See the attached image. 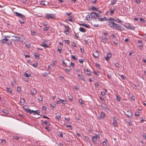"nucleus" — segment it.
<instances>
[{"label": "nucleus", "instance_id": "1", "mask_svg": "<svg viewBox=\"0 0 146 146\" xmlns=\"http://www.w3.org/2000/svg\"><path fill=\"white\" fill-rule=\"evenodd\" d=\"M108 25L111 27L113 29L119 31H122L123 30V28L121 26L116 24L111 21H110L108 22Z\"/></svg>", "mask_w": 146, "mask_h": 146}, {"label": "nucleus", "instance_id": "2", "mask_svg": "<svg viewBox=\"0 0 146 146\" xmlns=\"http://www.w3.org/2000/svg\"><path fill=\"white\" fill-rule=\"evenodd\" d=\"M1 41L3 44L6 43L8 45H9L11 44H12L11 41L8 39L6 38H4L3 39H2Z\"/></svg>", "mask_w": 146, "mask_h": 146}, {"label": "nucleus", "instance_id": "3", "mask_svg": "<svg viewBox=\"0 0 146 146\" xmlns=\"http://www.w3.org/2000/svg\"><path fill=\"white\" fill-rule=\"evenodd\" d=\"M100 135L99 134H97L95 136H93L92 137V140L93 142H96L98 139H100Z\"/></svg>", "mask_w": 146, "mask_h": 146}, {"label": "nucleus", "instance_id": "4", "mask_svg": "<svg viewBox=\"0 0 146 146\" xmlns=\"http://www.w3.org/2000/svg\"><path fill=\"white\" fill-rule=\"evenodd\" d=\"M124 27L128 29L134 30L135 29V27L133 26L130 24H127L124 25Z\"/></svg>", "mask_w": 146, "mask_h": 146}, {"label": "nucleus", "instance_id": "5", "mask_svg": "<svg viewBox=\"0 0 146 146\" xmlns=\"http://www.w3.org/2000/svg\"><path fill=\"white\" fill-rule=\"evenodd\" d=\"M14 14L19 17H20L22 19H23L25 18V16L17 12H14Z\"/></svg>", "mask_w": 146, "mask_h": 146}, {"label": "nucleus", "instance_id": "6", "mask_svg": "<svg viewBox=\"0 0 146 146\" xmlns=\"http://www.w3.org/2000/svg\"><path fill=\"white\" fill-rule=\"evenodd\" d=\"M46 16L47 19H54L55 18L54 15L53 14L46 13Z\"/></svg>", "mask_w": 146, "mask_h": 146}, {"label": "nucleus", "instance_id": "7", "mask_svg": "<svg viewBox=\"0 0 146 146\" xmlns=\"http://www.w3.org/2000/svg\"><path fill=\"white\" fill-rule=\"evenodd\" d=\"M80 25H82L84 27H86L88 28H90V26L89 25H87L86 23L83 22H82L80 21L79 23Z\"/></svg>", "mask_w": 146, "mask_h": 146}, {"label": "nucleus", "instance_id": "8", "mask_svg": "<svg viewBox=\"0 0 146 146\" xmlns=\"http://www.w3.org/2000/svg\"><path fill=\"white\" fill-rule=\"evenodd\" d=\"M113 125L115 127H116L117 125V118L115 117H113Z\"/></svg>", "mask_w": 146, "mask_h": 146}, {"label": "nucleus", "instance_id": "9", "mask_svg": "<svg viewBox=\"0 0 146 146\" xmlns=\"http://www.w3.org/2000/svg\"><path fill=\"white\" fill-rule=\"evenodd\" d=\"M125 114L126 115L128 116V117H130L132 116V113L130 110L128 111Z\"/></svg>", "mask_w": 146, "mask_h": 146}, {"label": "nucleus", "instance_id": "10", "mask_svg": "<svg viewBox=\"0 0 146 146\" xmlns=\"http://www.w3.org/2000/svg\"><path fill=\"white\" fill-rule=\"evenodd\" d=\"M99 55V53L98 51H95L93 53V56L96 58H98Z\"/></svg>", "mask_w": 146, "mask_h": 146}, {"label": "nucleus", "instance_id": "11", "mask_svg": "<svg viewBox=\"0 0 146 146\" xmlns=\"http://www.w3.org/2000/svg\"><path fill=\"white\" fill-rule=\"evenodd\" d=\"M56 116L55 117V118L59 120L61 118V115L60 113H56Z\"/></svg>", "mask_w": 146, "mask_h": 146}, {"label": "nucleus", "instance_id": "12", "mask_svg": "<svg viewBox=\"0 0 146 146\" xmlns=\"http://www.w3.org/2000/svg\"><path fill=\"white\" fill-rule=\"evenodd\" d=\"M6 89L7 92V93L10 94L11 95H13L12 89L11 88H10L9 87H7Z\"/></svg>", "mask_w": 146, "mask_h": 146}, {"label": "nucleus", "instance_id": "13", "mask_svg": "<svg viewBox=\"0 0 146 146\" xmlns=\"http://www.w3.org/2000/svg\"><path fill=\"white\" fill-rule=\"evenodd\" d=\"M84 73L86 74V75L90 76H91L92 75L91 74V72L90 71L88 70V69H87L86 70H86L85 69H84Z\"/></svg>", "mask_w": 146, "mask_h": 146}, {"label": "nucleus", "instance_id": "14", "mask_svg": "<svg viewBox=\"0 0 146 146\" xmlns=\"http://www.w3.org/2000/svg\"><path fill=\"white\" fill-rule=\"evenodd\" d=\"M31 111L32 112V113H34V115L37 114L38 115H39L40 113V111L38 110L36 111H34L32 110H31Z\"/></svg>", "mask_w": 146, "mask_h": 146}, {"label": "nucleus", "instance_id": "15", "mask_svg": "<svg viewBox=\"0 0 146 146\" xmlns=\"http://www.w3.org/2000/svg\"><path fill=\"white\" fill-rule=\"evenodd\" d=\"M31 94L32 95L35 94L37 92V91L34 88L31 89Z\"/></svg>", "mask_w": 146, "mask_h": 146}, {"label": "nucleus", "instance_id": "16", "mask_svg": "<svg viewBox=\"0 0 146 146\" xmlns=\"http://www.w3.org/2000/svg\"><path fill=\"white\" fill-rule=\"evenodd\" d=\"M115 9V7L114 6H111L110 9V11L111 13L110 15H112L114 14V10Z\"/></svg>", "mask_w": 146, "mask_h": 146}, {"label": "nucleus", "instance_id": "17", "mask_svg": "<svg viewBox=\"0 0 146 146\" xmlns=\"http://www.w3.org/2000/svg\"><path fill=\"white\" fill-rule=\"evenodd\" d=\"M77 75L79 77L78 78L82 80L83 81H85L84 78V76L81 75L79 74H78Z\"/></svg>", "mask_w": 146, "mask_h": 146}, {"label": "nucleus", "instance_id": "18", "mask_svg": "<svg viewBox=\"0 0 146 146\" xmlns=\"http://www.w3.org/2000/svg\"><path fill=\"white\" fill-rule=\"evenodd\" d=\"M64 26L66 29V30L64 31V32L66 34H68L69 33L68 31L69 29V27L68 25L65 26Z\"/></svg>", "mask_w": 146, "mask_h": 146}, {"label": "nucleus", "instance_id": "19", "mask_svg": "<svg viewBox=\"0 0 146 146\" xmlns=\"http://www.w3.org/2000/svg\"><path fill=\"white\" fill-rule=\"evenodd\" d=\"M96 13L93 12L90 14V15L92 18L94 19L96 18Z\"/></svg>", "mask_w": 146, "mask_h": 146}, {"label": "nucleus", "instance_id": "20", "mask_svg": "<svg viewBox=\"0 0 146 146\" xmlns=\"http://www.w3.org/2000/svg\"><path fill=\"white\" fill-rule=\"evenodd\" d=\"M40 46L44 47L45 48H48L49 46L48 45H47L44 42H42L41 44H40Z\"/></svg>", "mask_w": 146, "mask_h": 146}, {"label": "nucleus", "instance_id": "21", "mask_svg": "<svg viewBox=\"0 0 146 146\" xmlns=\"http://www.w3.org/2000/svg\"><path fill=\"white\" fill-rule=\"evenodd\" d=\"M20 138V136L18 134H16L13 137V139H19Z\"/></svg>", "mask_w": 146, "mask_h": 146}, {"label": "nucleus", "instance_id": "22", "mask_svg": "<svg viewBox=\"0 0 146 146\" xmlns=\"http://www.w3.org/2000/svg\"><path fill=\"white\" fill-rule=\"evenodd\" d=\"M42 124L44 125L45 124L47 126H49L50 125V123L47 120L45 121L44 122H42Z\"/></svg>", "mask_w": 146, "mask_h": 146}, {"label": "nucleus", "instance_id": "23", "mask_svg": "<svg viewBox=\"0 0 146 146\" xmlns=\"http://www.w3.org/2000/svg\"><path fill=\"white\" fill-rule=\"evenodd\" d=\"M91 9L93 11H98L99 8H98L94 6L92 7Z\"/></svg>", "mask_w": 146, "mask_h": 146}, {"label": "nucleus", "instance_id": "24", "mask_svg": "<svg viewBox=\"0 0 146 146\" xmlns=\"http://www.w3.org/2000/svg\"><path fill=\"white\" fill-rule=\"evenodd\" d=\"M40 54H39L37 53H35V57L36 58L38 59L39 58Z\"/></svg>", "mask_w": 146, "mask_h": 146}, {"label": "nucleus", "instance_id": "25", "mask_svg": "<svg viewBox=\"0 0 146 146\" xmlns=\"http://www.w3.org/2000/svg\"><path fill=\"white\" fill-rule=\"evenodd\" d=\"M79 30L80 31L83 33H84L86 32L85 29L84 28L82 27H80L79 29Z\"/></svg>", "mask_w": 146, "mask_h": 146}, {"label": "nucleus", "instance_id": "26", "mask_svg": "<svg viewBox=\"0 0 146 146\" xmlns=\"http://www.w3.org/2000/svg\"><path fill=\"white\" fill-rule=\"evenodd\" d=\"M104 91H102L101 92V94L103 96L105 95L106 94V92L107 91V89H104Z\"/></svg>", "mask_w": 146, "mask_h": 146}, {"label": "nucleus", "instance_id": "27", "mask_svg": "<svg viewBox=\"0 0 146 146\" xmlns=\"http://www.w3.org/2000/svg\"><path fill=\"white\" fill-rule=\"evenodd\" d=\"M138 44L139 46L140 47L142 46H143V45L142 43V42L141 40H138Z\"/></svg>", "mask_w": 146, "mask_h": 146}, {"label": "nucleus", "instance_id": "28", "mask_svg": "<svg viewBox=\"0 0 146 146\" xmlns=\"http://www.w3.org/2000/svg\"><path fill=\"white\" fill-rule=\"evenodd\" d=\"M37 99L40 101H42L43 100V98L40 96H37Z\"/></svg>", "mask_w": 146, "mask_h": 146}, {"label": "nucleus", "instance_id": "29", "mask_svg": "<svg viewBox=\"0 0 146 146\" xmlns=\"http://www.w3.org/2000/svg\"><path fill=\"white\" fill-rule=\"evenodd\" d=\"M24 74L25 76L28 77L30 76L31 75V74L30 73L28 74L27 73V72H25Z\"/></svg>", "mask_w": 146, "mask_h": 146}, {"label": "nucleus", "instance_id": "30", "mask_svg": "<svg viewBox=\"0 0 146 146\" xmlns=\"http://www.w3.org/2000/svg\"><path fill=\"white\" fill-rule=\"evenodd\" d=\"M115 67L117 68L118 69L119 68V64L118 62H117L116 63H115Z\"/></svg>", "mask_w": 146, "mask_h": 146}, {"label": "nucleus", "instance_id": "31", "mask_svg": "<svg viewBox=\"0 0 146 146\" xmlns=\"http://www.w3.org/2000/svg\"><path fill=\"white\" fill-rule=\"evenodd\" d=\"M12 37H14L16 38L15 40V41H16L19 42V37L18 36H16L15 35L13 36Z\"/></svg>", "mask_w": 146, "mask_h": 146}, {"label": "nucleus", "instance_id": "32", "mask_svg": "<svg viewBox=\"0 0 146 146\" xmlns=\"http://www.w3.org/2000/svg\"><path fill=\"white\" fill-rule=\"evenodd\" d=\"M113 42L114 44L117 45L119 42V41L118 40L115 39V40L113 41Z\"/></svg>", "mask_w": 146, "mask_h": 146}, {"label": "nucleus", "instance_id": "33", "mask_svg": "<svg viewBox=\"0 0 146 146\" xmlns=\"http://www.w3.org/2000/svg\"><path fill=\"white\" fill-rule=\"evenodd\" d=\"M3 111L4 113H5L6 114H9V112L6 109H4L3 110Z\"/></svg>", "mask_w": 146, "mask_h": 146}, {"label": "nucleus", "instance_id": "34", "mask_svg": "<svg viewBox=\"0 0 146 146\" xmlns=\"http://www.w3.org/2000/svg\"><path fill=\"white\" fill-rule=\"evenodd\" d=\"M58 132L59 133V134H58V136L61 137H62L63 136V133L62 132H59L58 131Z\"/></svg>", "mask_w": 146, "mask_h": 146}, {"label": "nucleus", "instance_id": "35", "mask_svg": "<svg viewBox=\"0 0 146 146\" xmlns=\"http://www.w3.org/2000/svg\"><path fill=\"white\" fill-rule=\"evenodd\" d=\"M20 102L23 104L25 102V100L23 98H21L20 100Z\"/></svg>", "mask_w": 146, "mask_h": 146}, {"label": "nucleus", "instance_id": "36", "mask_svg": "<svg viewBox=\"0 0 146 146\" xmlns=\"http://www.w3.org/2000/svg\"><path fill=\"white\" fill-rule=\"evenodd\" d=\"M21 88L20 86H18L17 87V90L19 93H21Z\"/></svg>", "mask_w": 146, "mask_h": 146}, {"label": "nucleus", "instance_id": "37", "mask_svg": "<svg viewBox=\"0 0 146 146\" xmlns=\"http://www.w3.org/2000/svg\"><path fill=\"white\" fill-rule=\"evenodd\" d=\"M113 1H111V4L112 5H115L116 3V2L117 1V0H113Z\"/></svg>", "mask_w": 146, "mask_h": 146}, {"label": "nucleus", "instance_id": "38", "mask_svg": "<svg viewBox=\"0 0 146 146\" xmlns=\"http://www.w3.org/2000/svg\"><path fill=\"white\" fill-rule=\"evenodd\" d=\"M59 100L60 101H61V102L63 104H65L66 103V101L65 100H62L60 99L59 98Z\"/></svg>", "mask_w": 146, "mask_h": 146}, {"label": "nucleus", "instance_id": "39", "mask_svg": "<svg viewBox=\"0 0 146 146\" xmlns=\"http://www.w3.org/2000/svg\"><path fill=\"white\" fill-rule=\"evenodd\" d=\"M85 138L86 140L88 142H90L91 141L90 138L87 136H85Z\"/></svg>", "mask_w": 146, "mask_h": 146}, {"label": "nucleus", "instance_id": "40", "mask_svg": "<svg viewBox=\"0 0 146 146\" xmlns=\"http://www.w3.org/2000/svg\"><path fill=\"white\" fill-rule=\"evenodd\" d=\"M112 55L110 53H108L107 54V56L109 58H110L111 57Z\"/></svg>", "mask_w": 146, "mask_h": 146}, {"label": "nucleus", "instance_id": "41", "mask_svg": "<svg viewBox=\"0 0 146 146\" xmlns=\"http://www.w3.org/2000/svg\"><path fill=\"white\" fill-rule=\"evenodd\" d=\"M86 20L88 21H90V18L89 15H87L86 18Z\"/></svg>", "mask_w": 146, "mask_h": 146}, {"label": "nucleus", "instance_id": "42", "mask_svg": "<svg viewBox=\"0 0 146 146\" xmlns=\"http://www.w3.org/2000/svg\"><path fill=\"white\" fill-rule=\"evenodd\" d=\"M101 116L103 118H104L105 116V114L102 112L101 113Z\"/></svg>", "mask_w": 146, "mask_h": 146}, {"label": "nucleus", "instance_id": "43", "mask_svg": "<svg viewBox=\"0 0 146 146\" xmlns=\"http://www.w3.org/2000/svg\"><path fill=\"white\" fill-rule=\"evenodd\" d=\"M79 102L81 104H84V102L81 98H79Z\"/></svg>", "mask_w": 146, "mask_h": 146}, {"label": "nucleus", "instance_id": "44", "mask_svg": "<svg viewBox=\"0 0 146 146\" xmlns=\"http://www.w3.org/2000/svg\"><path fill=\"white\" fill-rule=\"evenodd\" d=\"M139 20L140 21L141 23H144L145 22V20L143 18H140Z\"/></svg>", "mask_w": 146, "mask_h": 146}, {"label": "nucleus", "instance_id": "45", "mask_svg": "<svg viewBox=\"0 0 146 146\" xmlns=\"http://www.w3.org/2000/svg\"><path fill=\"white\" fill-rule=\"evenodd\" d=\"M96 67L98 69H99L100 68V65L99 64H96Z\"/></svg>", "mask_w": 146, "mask_h": 146}, {"label": "nucleus", "instance_id": "46", "mask_svg": "<svg viewBox=\"0 0 146 146\" xmlns=\"http://www.w3.org/2000/svg\"><path fill=\"white\" fill-rule=\"evenodd\" d=\"M26 111L27 113L29 114H31L32 113L31 110L29 109V108Z\"/></svg>", "mask_w": 146, "mask_h": 146}, {"label": "nucleus", "instance_id": "47", "mask_svg": "<svg viewBox=\"0 0 146 146\" xmlns=\"http://www.w3.org/2000/svg\"><path fill=\"white\" fill-rule=\"evenodd\" d=\"M117 99L118 100V101H120L121 100V97L120 96H119L118 95L117 96Z\"/></svg>", "mask_w": 146, "mask_h": 146}, {"label": "nucleus", "instance_id": "48", "mask_svg": "<svg viewBox=\"0 0 146 146\" xmlns=\"http://www.w3.org/2000/svg\"><path fill=\"white\" fill-rule=\"evenodd\" d=\"M50 29V27H45L44 28V30L45 31H47L49 30V29Z\"/></svg>", "mask_w": 146, "mask_h": 146}, {"label": "nucleus", "instance_id": "49", "mask_svg": "<svg viewBox=\"0 0 146 146\" xmlns=\"http://www.w3.org/2000/svg\"><path fill=\"white\" fill-rule=\"evenodd\" d=\"M31 35H36V32L34 31H31Z\"/></svg>", "mask_w": 146, "mask_h": 146}, {"label": "nucleus", "instance_id": "50", "mask_svg": "<svg viewBox=\"0 0 146 146\" xmlns=\"http://www.w3.org/2000/svg\"><path fill=\"white\" fill-rule=\"evenodd\" d=\"M126 122H127L128 123V125H132V124L131 123V121L130 120H129L128 121H126Z\"/></svg>", "mask_w": 146, "mask_h": 146}, {"label": "nucleus", "instance_id": "51", "mask_svg": "<svg viewBox=\"0 0 146 146\" xmlns=\"http://www.w3.org/2000/svg\"><path fill=\"white\" fill-rule=\"evenodd\" d=\"M74 88L75 89V90H77L79 88V87L78 86H75L74 87Z\"/></svg>", "mask_w": 146, "mask_h": 146}, {"label": "nucleus", "instance_id": "52", "mask_svg": "<svg viewBox=\"0 0 146 146\" xmlns=\"http://www.w3.org/2000/svg\"><path fill=\"white\" fill-rule=\"evenodd\" d=\"M107 39V38L106 37H104V38H103L102 39V41L103 42H104V41H106Z\"/></svg>", "mask_w": 146, "mask_h": 146}, {"label": "nucleus", "instance_id": "53", "mask_svg": "<svg viewBox=\"0 0 146 146\" xmlns=\"http://www.w3.org/2000/svg\"><path fill=\"white\" fill-rule=\"evenodd\" d=\"M65 119L68 122H69L70 120L69 117H68V118H66L65 117Z\"/></svg>", "mask_w": 146, "mask_h": 146}, {"label": "nucleus", "instance_id": "54", "mask_svg": "<svg viewBox=\"0 0 146 146\" xmlns=\"http://www.w3.org/2000/svg\"><path fill=\"white\" fill-rule=\"evenodd\" d=\"M68 98L69 100H70L71 101H72L73 100V98H72V97L71 96H69L68 97Z\"/></svg>", "mask_w": 146, "mask_h": 146}, {"label": "nucleus", "instance_id": "55", "mask_svg": "<svg viewBox=\"0 0 146 146\" xmlns=\"http://www.w3.org/2000/svg\"><path fill=\"white\" fill-rule=\"evenodd\" d=\"M99 21H102L104 20V18H100L98 19Z\"/></svg>", "mask_w": 146, "mask_h": 146}, {"label": "nucleus", "instance_id": "56", "mask_svg": "<svg viewBox=\"0 0 146 146\" xmlns=\"http://www.w3.org/2000/svg\"><path fill=\"white\" fill-rule=\"evenodd\" d=\"M63 62V65L64 67H66L67 66V64L64 61H62Z\"/></svg>", "mask_w": 146, "mask_h": 146}, {"label": "nucleus", "instance_id": "57", "mask_svg": "<svg viewBox=\"0 0 146 146\" xmlns=\"http://www.w3.org/2000/svg\"><path fill=\"white\" fill-rule=\"evenodd\" d=\"M79 62L80 63H82L84 61V59H79Z\"/></svg>", "mask_w": 146, "mask_h": 146}, {"label": "nucleus", "instance_id": "58", "mask_svg": "<svg viewBox=\"0 0 146 146\" xmlns=\"http://www.w3.org/2000/svg\"><path fill=\"white\" fill-rule=\"evenodd\" d=\"M75 43V42H72V47H76V44L75 43Z\"/></svg>", "mask_w": 146, "mask_h": 146}, {"label": "nucleus", "instance_id": "59", "mask_svg": "<svg viewBox=\"0 0 146 146\" xmlns=\"http://www.w3.org/2000/svg\"><path fill=\"white\" fill-rule=\"evenodd\" d=\"M72 58L75 60H76L77 59L76 58L75 56L73 55L72 56Z\"/></svg>", "mask_w": 146, "mask_h": 146}, {"label": "nucleus", "instance_id": "60", "mask_svg": "<svg viewBox=\"0 0 146 146\" xmlns=\"http://www.w3.org/2000/svg\"><path fill=\"white\" fill-rule=\"evenodd\" d=\"M135 2L136 3L139 4L141 2V1L140 0H135Z\"/></svg>", "mask_w": 146, "mask_h": 146}, {"label": "nucleus", "instance_id": "61", "mask_svg": "<svg viewBox=\"0 0 146 146\" xmlns=\"http://www.w3.org/2000/svg\"><path fill=\"white\" fill-rule=\"evenodd\" d=\"M102 144L104 146H106L107 143L105 141H104L102 143Z\"/></svg>", "mask_w": 146, "mask_h": 146}, {"label": "nucleus", "instance_id": "62", "mask_svg": "<svg viewBox=\"0 0 146 146\" xmlns=\"http://www.w3.org/2000/svg\"><path fill=\"white\" fill-rule=\"evenodd\" d=\"M25 40V39H22L21 38L19 37V42H23V41Z\"/></svg>", "mask_w": 146, "mask_h": 146}, {"label": "nucleus", "instance_id": "63", "mask_svg": "<svg viewBox=\"0 0 146 146\" xmlns=\"http://www.w3.org/2000/svg\"><path fill=\"white\" fill-rule=\"evenodd\" d=\"M57 50L59 51V53L60 54L62 53L61 50H62V49L61 48H58Z\"/></svg>", "mask_w": 146, "mask_h": 146}, {"label": "nucleus", "instance_id": "64", "mask_svg": "<svg viewBox=\"0 0 146 146\" xmlns=\"http://www.w3.org/2000/svg\"><path fill=\"white\" fill-rule=\"evenodd\" d=\"M30 44H26V47L29 48H30Z\"/></svg>", "mask_w": 146, "mask_h": 146}]
</instances>
